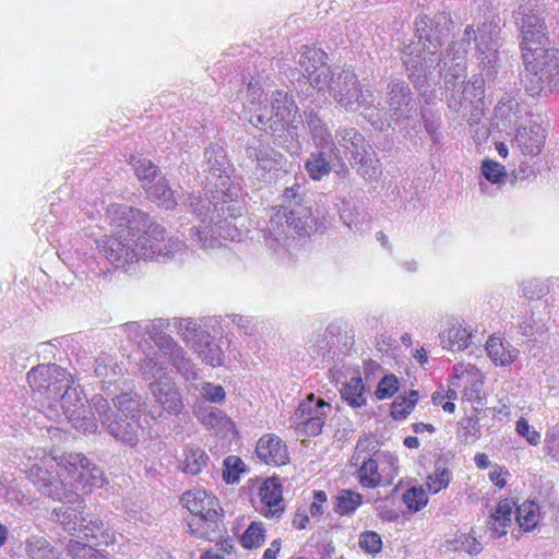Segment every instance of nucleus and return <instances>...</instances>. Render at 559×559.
<instances>
[{
  "label": "nucleus",
  "mask_w": 559,
  "mask_h": 559,
  "mask_svg": "<svg viewBox=\"0 0 559 559\" xmlns=\"http://www.w3.org/2000/svg\"><path fill=\"white\" fill-rule=\"evenodd\" d=\"M328 59V53L321 48L309 45L301 48L298 64L302 75L314 88L324 90L330 86L333 75Z\"/></svg>",
  "instance_id": "7"
},
{
  "label": "nucleus",
  "mask_w": 559,
  "mask_h": 559,
  "mask_svg": "<svg viewBox=\"0 0 559 559\" xmlns=\"http://www.w3.org/2000/svg\"><path fill=\"white\" fill-rule=\"evenodd\" d=\"M151 392L155 401L164 411L169 414L178 415L182 412L185 405L176 383L169 379H159L150 384Z\"/></svg>",
  "instance_id": "17"
},
{
  "label": "nucleus",
  "mask_w": 559,
  "mask_h": 559,
  "mask_svg": "<svg viewBox=\"0 0 559 559\" xmlns=\"http://www.w3.org/2000/svg\"><path fill=\"white\" fill-rule=\"evenodd\" d=\"M483 176L492 183H498L506 176L504 167L493 160H485L481 165Z\"/></svg>",
  "instance_id": "50"
},
{
  "label": "nucleus",
  "mask_w": 559,
  "mask_h": 559,
  "mask_svg": "<svg viewBox=\"0 0 559 559\" xmlns=\"http://www.w3.org/2000/svg\"><path fill=\"white\" fill-rule=\"evenodd\" d=\"M203 395L212 403H222L226 397L224 388L212 383H205L203 385Z\"/></svg>",
  "instance_id": "55"
},
{
  "label": "nucleus",
  "mask_w": 559,
  "mask_h": 559,
  "mask_svg": "<svg viewBox=\"0 0 559 559\" xmlns=\"http://www.w3.org/2000/svg\"><path fill=\"white\" fill-rule=\"evenodd\" d=\"M471 334L461 324L453 325L442 335V344L447 349L461 350L468 346Z\"/></svg>",
  "instance_id": "36"
},
{
  "label": "nucleus",
  "mask_w": 559,
  "mask_h": 559,
  "mask_svg": "<svg viewBox=\"0 0 559 559\" xmlns=\"http://www.w3.org/2000/svg\"><path fill=\"white\" fill-rule=\"evenodd\" d=\"M515 519L521 528L525 532H530L538 523L539 508L532 501H526L516 508Z\"/></svg>",
  "instance_id": "34"
},
{
  "label": "nucleus",
  "mask_w": 559,
  "mask_h": 559,
  "mask_svg": "<svg viewBox=\"0 0 559 559\" xmlns=\"http://www.w3.org/2000/svg\"><path fill=\"white\" fill-rule=\"evenodd\" d=\"M459 428V439L465 444L475 443L481 436L479 419L476 416H471L462 419Z\"/></svg>",
  "instance_id": "39"
},
{
  "label": "nucleus",
  "mask_w": 559,
  "mask_h": 559,
  "mask_svg": "<svg viewBox=\"0 0 559 559\" xmlns=\"http://www.w3.org/2000/svg\"><path fill=\"white\" fill-rule=\"evenodd\" d=\"M293 526L297 530H305L310 524V513L305 507L297 508L293 516Z\"/></svg>",
  "instance_id": "57"
},
{
  "label": "nucleus",
  "mask_w": 559,
  "mask_h": 559,
  "mask_svg": "<svg viewBox=\"0 0 559 559\" xmlns=\"http://www.w3.org/2000/svg\"><path fill=\"white\" fill-rule=\"evenodd\" d=\"M325 407L331 408V405L310 393L292 416L295 430L306 437L319 436L326 419Z\"/></svg>",
  "instance_id": "6"
},
{
  "label": "nucleus",
  "mask_w": 559,
  "mask_h": 559,
  "mask_svg": "<svg viewBox=\"0 0 559 559\" xmlns=\"http://www.w3.org/2000/svg\"><path fill=\"white\" fill-rule=\"evenodd\" d=\"M266 537V530L262 521H252L239 537L241 547L246 550L260 548Z\"/></svg>",
  "instance_id": "29"
},
{
  "label": "nucleus",
  "mask_w": 559,
  "mask_h": 559,
  "mask_svg": "<svg viewBox=\"0 0 559 559\" xmlns=\"http://www.w3.org/2000/svg\"><path fill=\"white\" fill-rule=\"evenodd\" d=\"M546 136V128L531 119L528 124L516 127L515 143L524 155L537 156L545 145Z\"/></svg>",
  "instance_id": "16"
},
{
  "label": "nucleus",
  "mask_w": 559,
  "mask_h": 559,
  "mask_svg": "<svg viewBox=\"0 0 559 559\" xmlns=\"http://www.w3.org/2000/svg\"><path fill=\"white\" fill-rule=\"evenodd\" d=\"M282 549V539H274L270 546L264 550L262 559H277V556Z\"/></svg>",
  "instance_id": "62"
},
{
  "label": "nucleus",
  "mask_w": 559,
  "mask_h": 559,
  "mask_svg": "<svg viewBox=\"0 0 559 559\" xmlns=\"http://www.w3.org/2000/svg\"><path fill=\"white\" fill-rule=\"evenodd\" d=\"M156 343L159 350L168 356L171 364L187 380H194L197 378L193 365L185 357L182 348L171 337L160 336Z\"/></svg>",
  "instance_id": "20"
},
{
  "label": "nucleus",
  "mask_w": 559,
  "mask_h": 559,
  "mask_svg": "<svg viewBox=\"0 0 559 559\" xmlns=\"http://www.w3.org/2000/svg\"><path fill=\"white\" fill-rule=\"evenodd\" d=\"M403 501L411 511L417 512L427 504L428 496L421 487H412L403 495Z\"/></svg>",
  "instance_id": "43"
},
{
  "label": "nucleus",
  "mask_w": 559,
  "mask_h": 559,
  "mask_svg": "<svg viewBox=\"0 0 559 559\" xmlns=\"http://www.w3.org/2000/svg\"><path fill=\"white\" fill-rule=\"evenodd\" d=\"M305 169L312 180H321L332 170L331 162L326 160L324 153H311L305 163Z\"/></svg>",
  "instance_id": "35"
},
{
  "label": "nucleus",
  "mask_w": 559,
  "mask_h": 559,
  "mask_svg": "<svg viewBox=\"0 0 559 559\" xmlns=\"http://www.w3.org/2000/svg\"><path fill=\"white\" fill-rule=\"evenodd\" d=\"M260 501L259 513L267 519L278 521L286 510L283 485L278 477L272 476L263 480L258 490Z\"/></svg>",
  "instance_id": "14"
},
{
  "label": "nucleus",
  "mask_w": 559,
  "mask_h": 559,
  "mask_svg": "<svg viewBox=\"0 0 559 559\" xmlns=\"http://www.w3.org/2000/svg\"><path fill=\"white\" fill-rule=\"evenodd\" d=\"M328 502V496L323 490H314L312 495V502L307 509L310 516L320 520L324 513V508Z\"/></svg>",
  "instance_id": "51"
},
{
  "label": "nucleus",
  "mask_w": 559,
  "mask_h": 559,
  "mask_svg": "<svg viewBox=\"0 0 559 559\" xmlns=\"http://www.w3.org/2000/svg\"><path fill=\"white\" fill-rule=\"evenodd\" d=\"M108 429L110 433L118 440L129 444H134L138 441L136 425L129 423L126 419H114L109 423Z\"/></svg>",
  "instance_id": "37"
},
{
  "label": "nucleus",
  "mask_w": 559,
  "mask_h": 559,
  "mask_svg": "<svg viewBox=\"0 0 559 559\" xmlns=\"http://www.w3.org/2000/svg\"><path fill=\"white\" fill-rule=\"evenodd\" d=\"M384 105L390 120L402 124L416 114V107L408 84L401 79H391L384 91Z\"/></svg>",
  "instance_id": "8"
},
{
  "label": "nucleus",
  "mask_w": 559,
  "mask_h": 559,
  "mask_svg": "<svg viewBox=\"0 0 559 559\" xmlns=\"http://www.w3.org/2000/svg\"><path fill=\"white\" fill-rule=\"evenodd\" d=\"M352 159L358 165L357 174L365 180H372L377 178L379 174L378 160L373 157V151L370 145L366 148L361 146V151L354 152L352 150Z\"/></svg>",
  "instance_id": "28"
},
{
  "label": "nucleus",
  "mask_w": 559,
  "mask_h": 559,
  "mask_svg": "<svg viewBox=\"0 0 559 559\" xmlns=\"http://www.w3.org/2000/svg\"><path fill=\"white\" fill-rule=\"evenodd\" d=\"M51 379L41 392L45 395L48 407L60 405L63 413L72 418L78 411L83 407V403L75 389L72 388L73 380L71 374L64 369V378Z\"/></svg>",
  "instance_id": "11"
},
{
  "label": "nucleus",
  "mask_w": 559,
  "mask_h": 559,
  "mask_svg": "<svg viewBox=\"0 0 559 559\" xmlns=\"http://www.w3.org/2000/svg\"><path fill=\"white\" fill-rule=\"evenodd\" d=\"M26 552L32 559H59V552L44 538L27 539Z\"/></svg>",
  "instance_id": "38"
},
{
  "label": "nucleus",
  "mask_w": 559,
  "mask_h": 559,
  "mask_svg": "<svg viewBox=\"0 0 559 559\" xmlns=\"http://www.w3.org/2000/svg\"><path fill=\"white\" fill-rule=\"evenodd\" d=\"M402 61L407 72V76L414 87L419 92L423 97L428 93V76L432 69L440 66L441 57L439 51L431 50L430 46L427 48L419 45H407L403 48ZM432 94L429 91V96Z\"/></svg>",
  "instance_id": "3"
},
{
  "label": "nucleus",
  "mask_w": 559,
  "mask_h": 559,
  "mask_svg": "<svg viewBox=\"0 0 559 559\" xmlns=\"http://www.w3.org/2000/svg\"><path fill=\"white\" fill-rule=\"evenodd\" d=\"M525 67L522 82L531 96L556 85L559 75V49L538 45L522 51Z\"/></svg>",
  "instance_id": "2"
},
{
  "label": "nucleus",
  "mask_w": 559,
  "mask_h": 559,
  "mask_svg": "<svg viewBox=\"0 0 559 559\" xmlns=\"http://www.w3.org/2000/svg\"><path fill=\"white\" fill-rule=\"evenodd\" d=\"M460 548L469 555H478L483 546L475 537L463 536L460 542Z\"/></svg>",
  "instance_id": "60"
},
{
  "label": "nucleus",
  "mask_w": 559,
  "mask_h": 559,
  "mask_svg": "<svg viewBox=\"0 0 559 559\" xmlns=\"http://www.w3.org/2000/svg\"><path fill=\"white\" fill-rule=\"evenodd\" d=\"M76 531V528H74ZM79 537L87 542H96L98 545L109 546L116 540L115 532L105 528L103 521L97 516L83 518L78 530Z\"/></svg>",
  "instance_id": "21"
},
{
  "label": "nucleus",
  "mask_w": 559,
  "mask_h": 559,
  "mask_svg": "<svg viewBox=\"0 0 559 559\" xmlns=\"http://www.w3.org/2000/svg\"><path fill=\"white\" fill-rule=\"evenodd\" d=\"M476 466L480 469H486L490 465V461L486 453H477L474 457Z\"/></svg>",
  "instance_id": "63"
},
{
  "label": "nucleus",
  "mask_w": 559,
  "mask_h": 559,
  "mask_svg": "<svg viewBox=\"0 0 559 559\" xmlns=\"http://www.w3.org/2000/svg\"><path fill=\"white\" fill-rule=\"evenodd\" d=\"M515 503L509 499H502L498 502L495 512L490 515L487 526L495 537H501L507 534V528L512 523V510Z\"/></svg>",
  "instance_id": "24"
},
{
  "label": "nucleus",
  "mask_w": 559,
  "mask_h": 559,
  "mask_svg": "<svg viewBox=\"0 0 559 559\" xmlns=\"http://www.w3.org/2000/svg\"><path fill=\"white\" fill-rule=\"evenodd\" d=\"M121 237L117 235L104 236L97 240L98 250L111 262H122L132 260L136 252L134 249L130 252L129 246L124 243Z\"/></svg>",
  "instance_id": "22"
},
{
  "label": "nucleus",
  "mask_w": 559,
  "mask_h": 559,
  "mask_svg": "<svg viewBox=\"0 0 559 559\" xmlns=\"http://www.w3.org/2000/svg\"><path fill=\"white\" fill-rule=\"evenodd\" d=\"M61 464L73 481L81 486L82 490L90 491L93 488H100L105 484L103 472L92 464L81 453H70L63 455Z\"/></svg>",
  "instance_id": "12"
},
{
  "label": "nucleus",
  "mask_w": 559,
  "mask_h": 559,
  "mask_svg": "<svg viewBox=\"0 0 559 559\" xmlns=\"http://www.w3.org/2000/svg\"><path fill=\"white\" fill-rule=\"evenodd\" d=\"M182 460V471L187 474L198 475L206 467L209 456L204 450L200 448H188L185 450Z\"/></svg>",
  "instance_id": "32"
},
{
  "label": "nucleus",
  "mask_w": 559,
  "mask_h": 559,
  "mask_svg": "<svg viewBox=\"0 0 559 559\" xmlns=\"http://www.w3.org/2000/svg\"><path fill=\"white\" fill-rule=\"evenodd\" d=\"M133 167L138 179L143 183L145 189L151 186L158 174L157 166L146 158L136 159Z\"/></svg>",
  "instance_id": "42"
},
{
  "label": "nucleus",
  "mask_w": 559,
  "mask_h": 559,
  "mask_svg": "<svg viewBox=\"0 0 559 559\" xmlns=\"http://www.w3.org/2000/svg\"><path fill=\"white\" fill-rule=\"evenodd\" d=\"M500 33L499 22L491 17L485 21L474 34L472 40L476 44L478 69L484 72L488 81H493L497 76L499 62L498 35Z\"/></svg>",
  "instance_id": "4"
},
{
  "label": "nucleus",
  "mask_w": 559,
  "mask_h": 559,
  "mask_svg": "<svg viewBox=\"0 0 559 559\" xmlns=\"http://www.w3.org/2000/svg\"><path fill=\"white\" fill-rule=\"evenodd\" d=\"M106 219L117 229L120 237L124 236L126 231L134 236V233L143 229L150 221L147 214L126 204H110L106 210Z\"/></svg>",
  "instance_id": "13"
},
{
  "label": "nucleus",
  "mask_w": 559,
  "mask_h": 559,
  "mask_svg": "<svg viewBox=\"0 0 559 559\" xmlns=\"http://www.w3.org/2000/svg\"><path fill=\"white\" fill-rule=\"evenodd\" d=\"M520 103L510 95H503L495 107L496 117L508 121L509 126L518 127Z\"/></svg>",
  "instance_id": "33"
},
{
  "label": "nucleus",
  "mask_w": 559,
  "mask_h": 559,
  "mask_svg": "<svg viewBox=\"0 0 559 559\" xmlns=\"http://www.w3.org/2000/svg\"><path fill=\"white\" fill-rule=\"evenodd\" d=\"M453 21L445 12L435 14L433 17L423 15L415 21V31L418 37L416 43L409 45H419L427 48L430 46L431 50L439 51L445 38L449 37Z\"/></svg>",
  "instance_id": "10"
},
{
  "label": "nucleus",
  "mask_w": 559,
  "mask_h": 559,
  "mask_svg": "<svg viewBox=\"0 0 559 559\" xmlns=\"http://www.w3.org/2000/svg\"><path fill=\"white\" fill-rule=\"evenodd\" d=\"M195 336L198 337V341L193 342L191 347L198 356L212 367L222 366L224 356L222 349L209 340L207 334L200 332Z\"/></svg>",
  "instance_id": "26"
},
{
  "label": "nucleus",
  "mask_w": 559,
  "mask_h": 559,
  "mask_svg": "<svg viewBox=\"0 0 559 559\" xmlns=\"http://www.w3.org/2000/svg\"><path fill=\"white\" fill-rule=\"evenodd\" d=\"M374 102L373 92L369 87H361L356 95L357 108L355 110L361 109L359 116L367 119L376 130L386 131L391 127V122L380 117L379 106L381 103L378 102L376 106Z\"/></svg>",
  "instance_id": "19"
},
{
  "label": "nucleus",
  "mask_w": 559,
  "mask_h": 559,
  "mask_svg": "<svg viewBox=\"0 0 559 559\" xmlns=\"http://www.w3.org/2000/svg\"><path fill=\"white\" fill-rule=\"evenodd\" d=\"M414 409V402L407 401L406 395H399L391 405V417L394 420L405 419Z\"/></svg>",
  "instance_id": "48"
},
{
  "label": "nucleus",
  "mask_w": 559,
  "mask_h": 559,
  "mask_svg": "<svg viewBox=\"0 0 559 559\" xmlns=\"http://www.w3.org/2000/svg\"><path fill=\"white\" fill-rule=\"evenodd\" d=\"M535 7H537L536 1L530 0L513 12L515 23L520 25L522 33V51L538 45H548L544 20L534 12Z\"/></svg>",
  "instance_id": "9"
},
{
  "label": "nucleus",
  "mask_w": 559,
  "mask_h": 559,
  "mask_svg": "<svg viewBox=\"0 0 559 559\" xmlns=\"http://www.w3.org/2000/svg\"><path fill=\"white\" fill-rule=\"evenodd\" d=\"M447 92V103L451 110L460 111L464 104L467 102H472V97L469 95V87L465 85L463 87H454L453 90H445Z\"/></svg>",
  "instance_id": "45"
},
{
  "label": "nucleus",
  "mask_w": 559,
  "mask_h": 559,
  "mask_svg": "<svg viewBox=\"0 0 559 559\" xmlns=\"http://www.w3.org/2000/svg\"><path fill=\"white\" fill-rule=\"evenodd\" d=\"M450 483V472L447 468H436L433 475L428 476L427 486L433 493L448 487Z\"/></svg>",
  "instance_id": "49"
},
{
  "label": "nucleus",
  "mask_w": 559,
  "mask_h": 559,
  "mask_svg": "<svg viewBox=\"0 0 559 559\" xmlns=\"http://www.w3.org/2000/svg\"><path fill=\"white\" fill-rule=\"evenodd\" d=\"M487 78L484 75V72L480 71L479 74L473 75L467 82H465V86L469 87V95L472 98L474 97H483L485 93L486 83H490Z\"/></svg>",
  "instance_id": "52"
},
{
  "label": "nucleus",
  "mask_w": 559,
  "mask_h": 559,
  "mask_svg": "<svg viewBox=\"0 0 559 559\" xmlns=\"http://www.w3.org/2000/svg\"><path fill=\"white\" fill-rule=\"evenodd\" d=\"M146 194L148 199L155 202L158 206L165 209H173L176 205L174 192L168 186L165 178L158 179L156 185L148 186L146 188Z\"/></svg>",
  "instance_id": "31"
},
{
  "label": "nucleus",
  "mask_w": 559,
  "mask_h": 559,
  "mask_svg": "<svg viewBox=\"0 0 559 559\" xmlns=\"http://www.w3.org/2000/svg\"><path fill=\"white\" fill-rule=\"evenodd\" d=\"M400 388L399 379L395 374H385L378 383L374 395L378 400L392 397Z\"/></svg>",
  "instance_id": "46"
},
{
  "label": "nucleus",
  "mask_w": 559,
  "mask_h": 559,
  "mask_svg": "<svg viewBox=\"0 0 559 559\" xmlns=\"http://www.w3.org/2000/svg\"><path fill=\"white\" fill-rule=\"evenodd\" d=\"M359 547L367 554H378L382 548V540L378 533L373 531H366L360 534Z\"/></svg>",
  "instance_id": "47"
},
{
  "label": "nucleus",
  "mask_w": 559,
  "mask_h": 559,
  "mask_svg": "<svg viewBox=\"0 0 559 559\" xmlns=\"http://www.w3.org/2000/svg\"><path fill=\"white\" fill-rule=\"evenodd\" d=\"M144 228L143 234L135 242L134 250L136 252L134 255L151 259L156 254L163 253L165 249L164 242L166 239V230L164 227L154 223H147Z\"/></svg>",
  "instance_id": "18"
},
{
  "label": "nucleus",
  "mask_w": 559,
  "mask_h": 559,
  "mask_svg": "<svg viewBox=\"0 0 559 559\" xmlns=\"http://www.w3.org/2000/svg\"><path fill=\"white\" fill-rule=\"evenodd\" d=\"M64 378V369L57 365H38L27 373V382L33 391L41 394L51 379Z\"/></svg>",
  "instance_id": "23"
},
{
  "label": "nucleus",
  "mask_w": 559,
  "mask_h": 559,
  "mask_svg": "<svg viewBox=\"0 0 559 559\" xmlns=\"http://www.w3.org/2000/svg\"><path fill=\"white\" fill-rule=\"evenodd\" d=\"M334 512L338 515L349 513V489H342L334 498Z\"/></svg>",
  "instance_id": "56"
},
{
  "label": "nucleus",
  "mask_w": 559,
  "mask_h": 559,
  "mask_svg": "<svg viewBox=\"0 0 559 559\" xmlns=\"http://www.w3.org/2000/svg\"><path fill=\"white\" fill-rule=\"evenodd\" d=\"M486 350L491 360L500 366L510 365L519 354V350L512 347L509 342L504 343L501 338L495 336H490L487 341Z\"/></svg>",
  "instance_id": "27"
},
{
  "label": "nucleus",
  "mask_w": 559,
  "mask_h": 559,
  "mask_svg": "<svg viewBox=\"0 0 559 559\" xmlns=\"http://www.w3.org/2000/svg\"><path fill=\"white\" fill-rule=\"evenodd\" d=\"M366 392V386L362 383V379L360 376L352 378V407H361L366 404V399L364 397V393Z\"/></svg>",
  "instance_id": "53"
},
{
  "label": "nucleus",
  "mask_w": 559,
  "mask_h": 559,
  "mask_svg": "<svg viewBox=\"0 0 559 559\" xmlns=\"http://www.w3.org/2000/svg\"><path fill=\"white\" fill-rule=\"evenodd\" d=\"M544 324L540 321H535L533 317L520 324V331L525 336H532L542 331Z\"/></svg>",
  "instance_id": "61"
},
{
  "label": "nucleus",
  "mask_w": 559,
  "mask_h": 559,
  "mask_svg": "<svg viewBox=\"0 0 559 559\" xmlns=\"http://www.w3.org/2000/svg\"><path fill=\"white\" fill-rule=\"evenodd\" d=\"M246 471V464L239 456L229 455L224 460L223 478L227 484L238 483Z\"/></svg>",
  "instance_id": "40"
},
{
  "label": "nucleus",
  "mask_w": 559,
  "mask_h": 559,
  "mask_svg": "<svg viewBox=\"0 0 559 559\" xmlns=\"http://www.w3.org/2000/svg\"><path fill=\"white\" fill-rule=\"evenodd\" d=\"M180 504L192 515L188 532L200 539L213 540L221 535L225 510L218 497L205 488H192L179 497Z\"/></svg>",
  "instance_id": "1"
},
{
  "label": "nucleus",
  "mask_w": 559,
  "mask_h": 559,
  "mask_svg": "<svg viewBox=\"0 0 559 559\" xmlns=\"http://www.w3.org/2000/svg\"><path fill=\"white\" fill-rule=\"evenodd\" d=\"M272 108L277 121L286 129L290 127L298 114L297 105L288 97L287 93L283 91H276L273 94Z\"/></svg>",
  "instance_id": "25"
},
{
  "label": "nucleus",
  "mask_w": 559,
  "mask_h": 559,
  "mask_svg": "<svg viewBox=\"0 0 559 559\" xmlns=\"http://www.w3.org/2000/svg\"><path fill=\"white\" fill-rule=\"evenodd\" d=\"M358 479L361 486L366 488H374L380 484L381 476L378 473V464L374 460L364 461L358 471Z\"/></svg>",
  "instance_id": "41"
},
{
  "label": "nucleus",
  "mask_w": 559,
  "mask_h": 559,
  "mask_svg": "<svg viewBox=\"0 0 559 559\" xmlns=\"http://www.w3.org/2000/svg\"><path fill=\"white\" fill-rule=\"evenodd\" d=\"M115 406L127 417L134 418L141 411V403L130 393H122L114 400Z\"/></svg>",
  "instance_id": "44"
},
{
  "label": "nucleus",
  "mask_w": 559,
  "mask_h": 559,
  "mask_svg": "<svg viewBox=\"0 0 559 559\" xmlns=\"http://www.w3.org/2000/svg\"><path fill=\"white\" fill-rule=\"evenodd\" d=\"M546 443L554 455L559 456V423L552 426L546 436Z\"/></svg>",
  "instance_id": "59"
},
{
  "label": "nucleus",
  "mask_w": 559,
  "mask_h": 559,
  "mask_svg": "<svg viewBox=\"0 0 559 559\" xmlns=\"http://www.w3.org/2000/svg\"><path fill=\"white\" fill-rule=\"evenodd\" d=\"M286 223L300 235H309L317 225L311 209L308 207H304L300 211H289L286 215Z\"/></svg>",
  "instance_id": "30"
},
{
  "label": "nucleus",
  "mask_w": 559,
  "mask_h": 559,
  "mask_svg": "<svg viewBox=\"0 0 559 559\" xmlns=\"http://www.w3.org/2000/svg\"><path fill=\"white\" fill-rule=\"evenodd\" d=\"M257 456L271 466H284L289 463V452L284 440L275 433H265L257 442Z\"/></svg>",
  "instance_id": "15"
},
{
  "label": "nucleus",
  "mask_w": 559,
  "mask_h": 559,
  "mask_svg": "<svg viewBox=\"0 0 559 559\" xmlns=\"http://www.w3.org/2000/svg\"><path fill=\"white\" fill-rule=\"evenodd\" d=\"M516 431L520 436L524 437L531 445H537L540 442V435L532 429L524 418L516 421Z\"/></svg>",
  "instance_id": "54"
},
{
  "label": "nucleus",
  "mask_w": 559,
  "mask_h": 559,
  "mask_svg": "<svg viewBox=\"0 0 559 559\" xmlns=\"http://www.w3.org/2000/svg\"><path fill=\"white\" fill-rule=\"evenodd\" d=\"M221 419H223L222 412L217 409H212L209 412L207 416L203 418V421L206 425H214L215 423H218Z\"/></svg>",
  "instance_id": "64"
},
{
  "label": "nucleus",
  "mask_w": 559,
  "mask_h": 559,
  "mask_svg": "<svg viewBox=\"0 0 559 559\" xmlns=\"http://www.w3.org/2000/svg\"><path fill=\"white\" fill-rule=\"evenodd\" d=\"M474 34L473 25H467L463 37L459 41H452L443 58L445 90L463 87L466 79V56Z\"/></svg>",
  "instance_id": "5"
},
{
  "label": "nucleus",
  "mask_w": 559,
  "mask_h": 559,
  "mask_svg": "<svg viewBox=\"0 0 559 559\" xmlns=\"http://www.w3.org/2000/svg\"><path fill=\"white\" fill-rule=\"evenodd\" d=\"M522 292L524 296L533 299L544 296L546 294V288L537 282H527L523 284Z\"/></svg>",
  "instance_id": "58"
}]
</instances>
